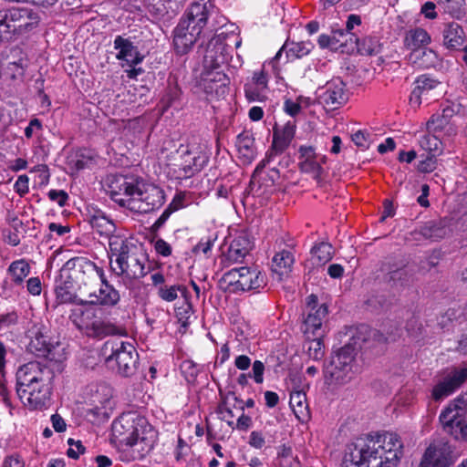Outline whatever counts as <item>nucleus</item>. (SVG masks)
Segmentation results:
<instances>
[{
    "instance_id": "3c124183",
    "label": "nucleus",
    "mask_w": 467,
    "mask_h": 467,
    "mask_svg": "<svg viewBox=\"0 0 467 467\" xmlns=\"http://www.w3.org/2000/svg\"><path fill=\"white\" fill-rule=\"evenodd\" d=\"M420 144L422 149L429 152L437 151L440 149L441 140L439 139V135L430 133L420 139Z\"/></svg>"
},
{
    "instance_id": "a19ab883",
    "label": "nucleus",
    "mask_w": 467,
    "mask_h": 467,
    "mask_svg": "<svg viewBox=\"0 0 467 467\" xmlns=\"http://www.w3.org/2000/svg\"><path fill=\"white\" fill-rule=\"evenodd\" d=\"M410 59L414 65L423 68L435 67L439 61L438 55L429 48H420L419 51L411 52Z\"/></svg>"
},
{
    "instance_id": "6ab92c4d",
    "label": "nucleus",
    "mask_w": 467,
    "mask_h": 467,
    "mask_svg": "<svg viewBox=\"0 0 467 467\" xmlns=\"http://www.w3.org/2000/svg\"><path fill=\"white\" fill-rule=\"evenodd\" d=\"M296 125L295 120H288L281 127L275 126L273 130V143L267 151V160L283 153L295 137Z\"/></svg>"
},
{
    "instance_id": "cd10ccee",
    "label": "nucleus",
    "mask_w": 467,
    "mask_h": 467,
    "mask_svg": "<svg viewBox=\"0 0 467 467\" xmlns=\"http://www.w3.org/2000/svg\"><path fill=\"white\" fill-rule=\"evenodd\" d=\"M252 242L245 234L237 236L231 243L225 254V260L230 264L240 263L252 249Z\"/></svg>"
},
{
    "instance_id": "9d476101",
    "label": "nucleus",
    "mask_w": 467,
    "mask_h": 467,
    "mask_svg": "<svg viewBox=\"0 0 467 467\" xmlns=\"http://www.w3.org/2000/svg\"><path fill=\"white\" fill-rule=\"evenodd\" d=\"M38 23L37 13L26 7H13L0 16V27L5 32L23 34L36 27Z\"/></svg>"
},
{
    "instance_id": "6e6d98bb",
    "label": "nucleus",
    "mask_w": 467,
    "mask_h": 467,
    "mask_svg": "<svg viewBox=\"0 0 467 467\" xmlns=\"http://www.w3.org/2000/svg\"><path fill=\"white\" fill-rule=\"evenodd\" d=\"M265 365L260 360H255L253 363L252 375L253 379L257 384H261L264 381Z\"/></svg>"
},
{
    "instance_id": "ddd939ff",
    "label": "nucleus",
    "mask_w": 467,
    "mask_h": 467,
    "mask_svg": "<svg viewBox=\"0 0 467 467\" xmlns=\"http://www.w3.org/2000/svg\"><path fill=\"white\" fill-rule=\"evenodd\" d=\"M452 462L451 445L443 440H438L431 442L426 448L419 467H449Z\"/></svg>"
},
{
    "instance_id": "c756f323",
    "label": "nucleus",
    "mask_w": 467,
    "mask_h": 467,
    "mask_svg": "<svg viewBox=\"0 0 467 467\" xmlns=\"http://www.w3.org/2000/svg\"><path fill=\"white\" fill-rule=\"evenodd\" d=\"M88 223L99 234L107 236L109 239L114 236L113 233L116 230L115 223L102 211L96 210L90 213Z\"/></svg>"
},
{
    "instance_id": "c85d7f7f",
    "label": "nucleus",
    "mask_w": 467,
    "mask_h": 467,
    "mask_svg": "<svg viewBox=\"0 0 467 467\" xmlns=\"http://www.w3.org/2000/svg\"><path fill=\"white\" fill-rule=\"evenodd\" d=\"M236 148L238 158L244 164L251 163L256 156L254 139L249 131H244L237 136Z\"/></svg>"
},
{
    "instance_id": "603ef678",
    "label": "nucleus",
    "mask_w": 467,
    "mask_h": 467,
    "mask_svg": "<svg viewBox=\"0 0 467 467\" xmlns=\"http://www.w3.org/2000/svg\"><path fill=\"white\" fill-rule=\"evenodd\" d=\"M67 443L69 448L67 454L69 458L78 459L79 455L83 454L86 451V448L80 441H75L73 439H68Z\"/></svg>"
},
{
    "instance_id": "7ed1b4c3",
    "label": "nucleus",
    "mask_w": 467,
    "mask_h": 467,
    "mask_svg": "<svg viewBox=\"0 0 467 467\" xmlns=\"http://www.w3.org/2000/svg\"><path fill=\"white\" fill-rule=\"evenodd\" d=\"M54 372L47 366L31 361L20 366L16 373V394L29 410H42L50 400Z\"/></svg>"
},
{
    "instance_id": "9b49d317",
    "label": "nucleus",
    "mask_w": 467,
    "mask_h": 467,
    "mask_svg": "<svg viewBox=\"0 0 467 467\" xmlns=\"http://www.w3.org/2000/svg\"><path fill=\"white\" fill-rule=\"evenodd\" d=\"M201 159H204V156H201V152L181 146L176 151L173 161L168 165V172L179 181L191 178L202 168V163H200Z\"/></svg>"
},
{
    "instance_id": "0eeeda50",
    "label": "nucleus",
    "mask_w": 467,
    "mask_h": 467,
    "mask_svg": "<svg viewBox=\"0 0 467 467\" xmlns=\"http://www.w3.org/2000/svg\"><path fill=\"white\" fill-rule=\"evenodd\" d=\"M181 19L188 20L189 26L201 33L207 26L214 32L226 23V18L219 16L213 0H194Z\"/></svg>"
},
{
    "instance_id": "473e14b6",
    "label": "nucleus",
    "mask_w": 467,
    "mask_h": 467,
    "mask_svg": "<svg viewBox=\"0 0 467 467\" xmlns=\"http://www.w3.org/2000/svg\"><path fill=\"white\" fill-rule=\"evenodd\" d=\"M431 41L429 33L420 27L409 30L404 37V46L412 52L425 47Z\"/></svg>"
},
{
    "instance_id": "dca6fc26",
    "label": "nucleus",
    "mask_w": 467,
    "mask_h": 467,
    "mask_svg": "<svg viewBox=\"0 0 467 467\" xmlns=\"http://www.w3.org/2000/svg\"><path fill=\"white\" fill-rule=\"evenodd\" d=\"M229 79L221 70L202 71L196 86L211 97H223L228 91Z\"/></svg>"
},
{
    "instance_id": "774afa93",
    "label": "nucleus",
    "mask_w": 467,
    "mask_h": 467,
    "mask_svg": "<svg viewBox=\"0 0 467 467\" xmlns=\"http://www.w3.org/2000/svg\"><path fill=\"white\" fill-rule=\"evenodd\" d=\"M436 168V159L433 156H427L419 164V170L422 172H431Z\"/></svg>"
},
{
    "instance_id": "58836bf2",
    "label": "nucleus",
    "mask_w": 467,
    "mask_h": 467,
    "mask_svg": "<svg viewBox=\"0 0 467 467\" xmlns=\"http://www.w3.org/2000/svg\"><path fill=\"white\" fill-rule=\"evenodd\" d=\"M30 271L31 267L25 259L12 262L7 268V274L15 285H22L26 277L30 274Z\"/></svg>"
},
{
    "instance_id": "a18cd8bd",
    "label": "nucleus",
    "mask_w": 467,
    "mask_h": 467,
    "mask_svg": "<svg viewBox=\"0 0 467 467\" xmlns=\"http://www.w3.org/2000/svg\"><path fill=\"white\" fill-rule=\"evenodd\" d=\"M56 299L57 304L75 302L77 296L72 282L63 281L56 286Z\"/></svg>"
},
{
    "instance_id": "aec40b11",
    "label": "nucleus",
    "mask_w": 467,
    "mask_h": 467,
    "mask_svg": "<svg viewBox=\"0 0 467 467\" xmlns=\"http://www.w3.org/2000/svg\"><path fill=\"white\" fill-rule=\"evenodd\" d=\"M306 317L304 320L305 333L315 335L327 315V307L324 304L317 306V296L310 295L306 298Z\"/></svg>"
},
{
    "instance_id": "7c9ffc66",
    "label": "nucleus",
    "mask_w": 467,
    "mask_h": 467,
    "mask_svg": "<svg viewBox=\"0 0 467 467\" xmlns=\"http://www.w3.org/2000/svg\"><path fill=\"white\" fill-rule=\"evenodd\" d=\"M452 110L444 109L441 114H434L428 120L426 126L429 133L440 135L441 132L446 131L448 134L454 132V129L450 123V117Z\"/></svg>"
},
{
    "instance_id": "393cba45",
    "label": "nucleus",
    "mask_w": 467,
    "mask_h": 467,
    "mask_svg": "<svg viewBox=\"0 0 467 467\" xmlns=\"http://www.w3.org/2000/svg\"><path fill=\"white\" fill-rule=\"evenodd\" d=\"M114 48L119 50L116 58L124 60L128 65L133 66L142 61L137 47L133 43L121 36H117L114 39Z\"/></svg>"
},
{
    "instance_id": "6e6552de",
    "label": "nucleus",
    "mask_w": 467,
    "mask_h": 467,
    "mask_svg": "<svg viewBox=\"0 0 467 467\" xmlns=\"http://www.w3.org/2000/svg\"><path fill=\"white\" fill-rule=\"evenodd\" d=\"M440 421L446 432L467 441V392L441 411Z\"/></svg>"
},
{
    "instance_id": "864d4df0",
    "label": "nucleus",
    "mask_w": 467,
    "mask_h": 467,
    "mask_svg": "<svg viewBox=\"0 0 467 467\" xmlns=\"http://www.w3.org/2000/svg\"><path fill=\"white\" fill-rule=\"evenodd\" d=\"M369 135L362 130H358L352 135V141L359 148L368 149L369 147Z\"/></svg>"
},
{
    "instance_id": "0e129e2a",
    "label": "nucleus",
    "mask_w": 467,
    "mask_h": 467,
    "mask_svg": "<svg viewBox=\"0 0 467 467\" xmlns=\"http://www.w3.org/2000/svg\"><path fill=\"white\" fill-rule=\"evenodd\" d=\"M42 130V123L38 119L30 120L28 126L25 129V136L31 139L36 132Z\"/></svg>"
},
{
    "instance_id": "1a4fd4ad",
    "label": "nucleus",
    "mask_w": 467,
    "mask_h": 467,
    "mask_svg": "<svg viewBox=\"0 0 467 467\" xmlns=\"http://www.w3.org/2000/svg\"><path fill=\"white\" fill-rule=\"evenodd\" d=\"M222 280L232 287L234 292L257 290L266 285L265 274L256 267L233 268L223 274Z\"/></svg>"
},
{
    "instance_id": "c03bdc74",
    "label": "nucleus",
    "mask_w": 467,
    "mask_h": 467,
    "mask_svg": "<svg viewBox=\"0 0 467 467\" xmlns=\"http://www.w3.org/2000/svg\"><path fill=\"white\" fill-rule=\"evenodd\" d=\"M347 34L343 30L336 31L332 35L322 34L318 36V45L321 48H330L337 50L345 46L343 40Z\"/></svg>"
},
{
    "instance_id": "de8ad7c7",
    "label": "nucleus",
    "mask_w": 467,
    "mask_h": 467,
    "mask_svg": "<svg viewBox=\"0 0 467 467\" xmlns=\"http://www.w3.org/2000/svg\"><path fill=\"white\" fill-rule=\"evenodd\" d=\"M185 287L181 285H161L158 287L157 295L160 298L166 302H172L178 298L179 294H185Z\"/></svg>"
},
{
    "instance_id": "a878e982",
    "label": "nucleus",
    "mask_w": 467,
    "mask_h": 467,
    "mask_svg": "<svg viewBox=\"0 0 467 467\" xmlns=\"http://www.w3.org/2000/svg\"><path fill=\"white\" fill-rule=\"evenodd\" d=\"M414 84L415 87L411 91L410 102L413 106H420L421 99L435 90L441 85V82L428 75H421L417 78Z\"/></svg>"
},
{
    "instance_id": "ea45409f",
    "label": "nucleus",
    "mask_w": 467,
    "mask_h": 467,
    "mask_svg": "<svg viewBox=\"0 0 467 467\" xmlns=\"http://www.w3.org/2000/svg\"><path fill=\"white\" fill-rule=\"evenodd\" d=\"M464 32L457 23H449L443 32L444 44L451 48H457L464 42Z\"/></svg>"
},
{
    "instance_id": "2f4dec72",
    "label": "nucleus",
    "mask_w": 467,
    "mask_h": 467,
    "mask_svg": "<svg viewBox=\"0 0 467 467\" xmlns=\"http://www.w3.org/2000/svg\"><path fill=\"white\" fill-rule=\"evenodd\" d=\"M295 262L293 254L288 250H282L276 253L272 259V270L278 275L279 279L287 276Z\"/></svg>"
},
{
    "instance_id": "20e7f679",
    "label": "nucleus",
    "mask_w": 467,
    "mask_h": 467,
    "mask_svg": "<svg viewBox=\"0 0 467 467\" xmlns=\"http://www.w3.org/2000/svg\"><path fill=\"white\" fill-rule=\"evenodd\" d=\"M111 272L124 281L143 277L147 273L148 258L141 245L122 237L113 236L109 241Z\"/></svg>"
},
{
    "instance_id": "f704fd0d",
    "label": "nucleus",
    "mask_w": 467,
    "mask_h": 467,
    "mask_svg": "<svg viewBox=\"0 0 467 467\" xmlns=\"http://www.w3.org/2000/svg\"><path fill=\"white\" fill-rule=\"evenodd\" d=\"M97 314L99 311L94 307H77L71 311L69 318L78 330L85 333Z\"/></svg>"
},
{
    "instance_id": "bb28decb",
    "label": "nucleus",
    "mask_w": 467,
    "mask_h": 467,
    "mask_svg": "<svg viewBox=\"0 0 467 467\" xmlns=\"http://www.w3.org/2000/svg\"><path fill=\"white\" fill-rule=\"evenodd\" d=\"M447 234V229L441 222L430 221L415 229L411 235L415 241H439Z\"/></svg>"
},
{
    "instance_id": "5701e85b",
    "label": "nucleus",
    "mask_w": 467,
    "mask_h": 467,
    "mask_svg": "<svg viewBox=\"0 0 467 467\" xmlns=\"http://www.w3.org/2000/svg\"><path fill=\"white\" fill-rule=\"evenodd\" d=\"M99 279L101 285L99 293H91L88 296V302L90 305H100L103 306H114L119 300V293L115 287L109 284L104 271H99Z\"/></svg>"
},
{
    "instance_id": "f3484780",
    "label": "nucleus",
    "mask_w": 467,
    "mask_h": 467,
    "mask_svg": "<svg viewBox=\"0 0 467 467\" xmlns=\"http://www.w3.org/2000/svg\"><path fill=\"white\" fill-rule=\"evenodd\" d=\"M467 379V368L453 369L432 388L431 399L440 401L452 394Z\"/></svg>"
},
{
    "instance_id": "8fccbe9b",
    "label": "nucleus",
    "mask_w": 467,
    "mask_h": 467,
    "mask_svg": "<svg viewBox=\"0 0 467 467\" xmlns=\"http://www.w3.org/2000/svg\"><path fill=\"white\" fill-rule=\"evenodd\" d=\"M381 46L379 40L375 37H366L358 45V51L362 55L372 56L379 53Z\"/></svg>"
},
{
    "instance_id": "4c0bfd02",
    "label": "nucleus",
    "mask_w": 467,
    "mask_h": 467,
    "mask_svg": "<svg viewBox=\"0 0 467 467\" xmlns=\"http://www.w3.org/2000/svg\"><path fill=\"white\" fill-rule=\"evenodd\" d=\"M289 405L299 420H305L308 417V404L304 391L293 390L290 394Z\"/></svg>"
},
{
    "instance_id": "b1692460",
    "label": "nucleus",
    "mask_w": 467,
    "mask_h": 467,
    "mask_svg": "<svg viewBox=\"0 0 467 467\" xmlns=\"http://www.w3.org/2000/svg\"><path fill=\"white\" fill-rule=\"evenodd\" d=\"M66 266L72 270L70 277L83 284H86L87 279L95 275L99 277V271H104L95 263L84 257L73 258L67 262Z\"/></svg>"
},
{
    "instance_id": "680f3d73",
    "label": "nucleus",
    "mask_w": 467,
    "mask_h": 467,
    "mask_svg": "<svg viewBox=\"0 0 467 467\" xmlns=\"http://www.w3.org/2000/svg\"><path fill=\"white\" fill-rule=\"evenodd\" d=\"M308 352L309 356L312 357L314 359H319L323 357L324 351H323V343L321 340H313L308 347Z\"/></svg>"
},
{
    "instance_id": "37998d69",
    "label": "nucleus",
    "mask_w": 467,
    "mask_h": 467,
    "mask_svg": "<svg viewBox=\"0 0 467 467\" xmlns=\"http://www.w3.org/2000/svg\"><path fill=\"white\" fill-rule=\"evenodd\" d=\"M334 255L333 246L327 242L315 244L311 249V260L313 265H324L328 263Z\"/></svg>"
},
{
    "instance_id": "69168bd1",
    "label": "nucleus",
    "mask_w": 467,
    "mask_h": 467,
    "mask_svg": "<svg viewBox=\"0 0 467 467\" xmlns=\"http://www.w3.org/2000/svg\"><path fill=\"white\" fill-rule=\"evenodd\" d=\"M265 443V437L260 431H252L249 438V444L255 449H262Z\"/></svg>"
},
{
    "instance_id": "39448f33",
    "label": "nucleus",
    "mask_w": 467,
    "mask_h": 467,
    "mask_svg": "<svg viewBox=\"0 0 467 467\" xmlns=\"http://www.w3.org/2000/svg\"><path fill=\"white\" fill-rule=\"evenodd\" d=\"M368 332L367 326H360L353 333L352 342L346 344L338 349L330 361L325 366L324 378L328 385H343L348 383L354 375L355 357L357 348L367 340L366 335Z\"/></svg>"
},
{
    "instance_id": "4be33fe9",
    "label": "nucleus",
    "mask_w": 467,
    "mask_h": 467,
    "mask_svg": "<svg viewBox=\"0 0 467 467\" xmlns=\"http://www.w3.org/2000/svg\"><path fill=\"white\" fill-rule=\"evenodd\" d=\"M313 48L314 45L310 41H285L275 56L268 61V64L272 65L273 72L277 74L279 72L278 61L282 57L283 51H285L287 60H294L308 55Z\"/></svg>"
},
{
    "instance_id": "a211bd4d",
    "label": "nucleus",
    "mask_w": 467,
    "mask_h": 467,
    "mask_svg": "<svg viewBox=\"0 0 467 467\" xmlns=\"http://www.w3.org/2000/svg\"><path fill=\"white\" fill-rule=\"evenodd\" d=\"M139 181H128L126 178L119 177L115 179L109 185V195L111 199L122 207L131 210L136 189Z\"/></svg>"
},
{
    "instance_id": "f257e3e1",
    "label": "nucleus",
    "mask_w": 467,
    "mask_h": 467,
    "mask_svg": "<svg viewBox=\"0 0 467 467\" xmlns=\"http://www.w3.org/2000/svg\"><path fill=\"white\" fill-rule=\"evenodd\" d=\"M111 431L119 458L126 462L146 458L158 440V431L146 418L135 412L123 413L116 419L112 422Z\"/></svg>"
},
{
    "instance_id": "052dcab7",
    "label": "nucleus",
    "mask_w": 467,
    "mask_h": 467,
    "mask_svg": "<svg viewBox=\"0 0 467 467\" xmlns=\"http://www.w3.org/2000/svg\"><path fill=\"white\" fill-rule=\"evenodd\" d=\"M26 290L32 296H39L42 291L40 279L38 277H30L26 281Z\"/></svg>"
},
{
    "instance_id": "79ce46f5",
    "label": "nucleus",
    "mask_w": 467,
    "mask_h": 467,
    "mask_svg": "<svg viewBox=\"0 0 467 467\" xmlns=\"http://www.w3.org/2000/svg\"><path fill=\"white\" fill-rule=\"evenodd\" d=\"M234 401V407H236V404L239 405V408L244 410L243 401L239 400L234 394H230L225 397L223 401L219 404L217 408V413L222 420H224L230 427H234V414L231 409L230 400Z\"/></svg>"
},
{
    "instance_id": "e2e57ef3",
    "label": "nucleus",
    "mask_w": 467,
    "mask_h": 467,
    "mask_svg": "<svg viewBox=\"0 0 467 467\" xmlns=\"http://www.w3.org/2000/svg\"><path fill=\"white\" fill-rule=\"evenodd\" d=\"M2 467H25V462L18 454H12L4 459Z\"/></svg>"
},
{
    "instance_id": "5fc2aeb1",
    "label": "nucleus",
    "mask_w": 467,
    "mask_h": 467,
    "mask_svg": "<svg viewBox=\"0 0 467 467\" xmlns=\"http://www.w3.org/2000/svg\"><path fill=\"white\" fill-rule=\"evenodd\" d=\"M179 209V206H175L173 202H171L161 214V216L156 220V222L153 223L154 229L161 228L165 222L169 219L171 214Z\"/></svg>"
},
{
    "instance_id": "09e8293b",
    "label": "nucleus",
    "mask_w": 467,
    "mask_h": 467,
    "mask_svg": "<svg viewBox=\"0 0 467 467\" xmlns=\"http://www.w3.org/2000/svg\"><path fill=\"white\" fill-rule=\"evenodd\" d=\"M171 0H146V7L149 13L159 19L168 14Z\"/></svg>"
},
{
    "instance_id": "4d7b16f0",
    "label": "nucleus",
    "mask_w": 467,
    "mask_h": 467,
    "mask_svg": "<svg viewBox=\"0 0 467 467\" xmlns=\"http://www.w3.org/2000/svg\"><path fill=\"white\" fill-rule=\"evenodd\" d=\"M29 179L26 175H20L15 182L14 189L16 192L23 196L29 191Z\"/></svg>"
},
{
    "instance_id": "412c9836",
    "label": "nucleus",
    "mask_w": 467,
    "mask_h": 467,
    "mask_svg": "<svg viewBox=\"0 0 467 467\" xmlns=\"http://www.w3.org/2000/svg\"><path fill=\"white\" fill-rule=\"evenodd\" d=\"M201 32L189 26L188 20H180L173 31V45L178 54L187 53L200 36Z\"/></svg>"
},
{
    "instance_id": "423d86ee",
    "label": "nucleus",
    "mask_w": 467,
    "mask_h": 467,
    "mask_svg": "<svg viewBox=\"0 0 467 467\" xmlns=\"http://www.w3.org/2000/svg\"><path fill=\"white\" fill-rule=\"evenodd\" d=\"M105 363L119 374L129 377L135 372L139 355L134 346L130 342L108 340L102 348Z\"/></svg>"
},
{
    "instance_id": "f03ea898",
    "label": "nucleus",
    "mask_w": 467,
    "mask_h": 467,
    "mask_svg": "<svg viewBox=\"0 0 467 467\" xmlns=\"http://www.w3.org/2000/svg\"><path fill=\"white\" fill-rule=\"evenodd\" d=\"M403 455V442L395 432L384 431L355 446L347 462L355 467H397Z\"/></svg>"
},
{
    "instance_id": "2eb2a0df",
    "label": "nucleus",
    "mask_w": 467,
    "mask_h": 467,
    "mask_svg": "<svg viewBox=\"0 0 467 467\" xmlns=\"http://www.w3.org/2000/svg\"><path fill=\"white\" fill-rule=\"evenodd\" d=\"M272 65L265 61L259 70L253 73L251 78L244 84V95L249 102H263L267 99L268 69Z\"/></svg>"
},
{
    "instance_id": "e433bc0d",
    "label": "nucleus",
    "mask_w": 467,
    "mask_h": 467,
    "mask_svg": "<svg viewBox=\"0 0 467 467\" xmlns=\"http://www.w3.org/2000/svg\"><path fill=\"white\" fill-rule=\"evenodd\" d=\"M222 45L208 46L202 61V71L219 70L223 63Z\"/></svg>"
},
{
    "instance_id": "c9c22d12",
    "label": "nucleus",
    "mask_w": 467,
    "mask_h": 467,
    "mask_svg": "<svg viewBox=\"0 0 467 467\" xmlns=\"http://www.w3.org/2000/svg\"><path fill=\"white\" fill-rule=\"evenodd\" d=\"M118 332L117 327L109 321L104 320L99 314L95 316L85 334L92 337H104Z\"/></svg>"
},
{
    "instance_id": "338daca9",
    "label": "nucleus",
    "mask_w": 467,
    "mask_h": 467,
    "mask_svg": "<svg viewBox=\"0 0 467 467\" xmlns=\"http://www.w3.org/2000/svg\"><path fill=\"white\" fill-rule=\"evenodd\" d=\"M215 239L216 238H213L211 236H209L207 238H202L199 242V244L195 246V250L202 252L204 254H207L211 251V249L215 242Z\"/></svg>"
},
{
    "instance_id": "49530a36",
    "label": "nucleus",
    "mask_w": 467,
    "mask_h": 467,
    "mask_svg": "<svg viewBox=\"0 0 467 467\" xmlns=\"http://www.w3.org/2000/svg\"><path fill=\"white\" fill-rule=\"evenodd\" d=\"M439 6L444 13L452 17L460 18L464 13V0H437Z\"/></svg>"
},
{
    "instance_id": "bf43d9fd",
    "label": "nucleus",
    "mask_w": 467,
    "mask_h": 467,
    "mask_svg": "<svg viewBox=\"0 0 467 467\" xmlns=\"http://www.w3.org/2000/svg\"><path fill=\"white\" fill-rule=\"evenodd\" d=\"M154 249L157 254H159L160 255H162L164 257L170 256L171 254V251H172L170 244H168L163 239H158L155 241Z\"/></svg>"
},
{
    "instance_id": "13d9d810",
    "label": "nucleus",
    "mask_w": 467,
    "mask_h": 467,
    "mask_svg": "<svg viewBox=\"0 0 467 467\" xmlns=\"http://www.w3.org/2000/svg\"><path fill=\"white\" fill-rule=\"evenodd\" d=\"M48 197L51 201L56 202L60 207H63L67 199V193L63 190H50L48 192Z\"/></svg>"
},
{
    "instance_id": "f8f14e48",
    "label": "nucleus",
    "mask_w": 467,
    "mask_h": 467,
    "mask_svg": "<svg viewBox=\"0 0 467 467\" xmlns=\"http://www.w3.org/2000/svg\"><path fill=\"white\" fill-rule=\"evenodd\" d=\"M131 211L150 213L161 208L165 202L164 191L154 183L139 181Z\"/></svg>"
},
{
    "instance_id": "72a5a7b5",
    "label": "nucleus",
    "mask_w": 467,
    "mask_h": 467,
    "mask_svg": "<svg viewBox=\"0 0 467 467\" xmlns=\"http://www.w3.org/2000/svg\"><path fill=\"white\" fill-rule=\"evenodd\" d=\"M300 169L304 172L319 174L322 168L317 160L315 149L311 146L299 148Z\"/></svg>"
},
{
    "instance_id": "4468645a",
    "label": "nucleus",
    "mask_w": 467,
    "mask_h": 467,
    "mask_svg": "<svg viewBox=\"0 0 467 467\" xmlns=\"http://www.w3.org/2000/svg\"><path fill=\"white\" fill-rule=\"evenodd\" d=\"M318 100L325 108L335 110L348 100L346 84L340 78H333L319 89Z\"/></svg>"
}]
</instances>
